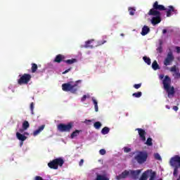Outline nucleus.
Wrapping results in <instances>:
<instances>
[{
	"label": "nucleus",
	"mask_w": 180,
	"mask_h": 180,
	"mask_svg": "<svg viewBox=\"0 0 180 180\" xmlns=\"http://www.w3.org/2000/svg\"><path fill=\"white\" fill-rule=\"evenodd\" d=\"M163 88L167 94L168 98H172L175 95V88L171 86V77L166 75L162 80Z\"/></svg>",
	"instance_id": "obj_1"
},
{
	"label": "nucleus",
	"mask_w": 180,
	"mask_h": 180,
	"mask_svg": "<svg viewBox=\"0 0 180 180\" xmlns=\"http://www.w3.org/2000/svg\"><path fill=\"white\" fill-rule=\"evenodd\" d=\"M169 164L170 167L174 168L173 176H174V178H178V174H179V170L178 169H180V156L176 155L171 158Z\"/></svg>",
	"instance_id": "obj_2"
},
{
	"label": "nucleus",
	"mask_w": 180,
	"mask_h": 180,
	"mask_svg": "<svg viewBox=\"0 0 180 180\" xmlns=\"http://www.w3.org/2000/svg\"><path fill=\"white\" fill-rule=\"evenodd\" d=\"M78 82H81V80L76 81L74 84H72V82L63 84L62 89L64 91V92H71L72 94H75V92L78 91Z\"/></svg>",
	"instance_id": "obj_3"
},
{
	"label": "nucleus",
	"mask_w": 180,
	"mask_h": 180,
	"mask_svg": "<svg viewBox=\"0 0 180 180\" xmlns=\"http://www.w3.org/2000/svg\"><path fill=\"white\" fill-rule=\"evenodd\" d=\"M147 158H148V153L146 150L139 151L134 157L135 161L138 162L140 165L144 164L147 162Z\"/></svg>",
	"instance_id": "obj_4"
},
{
	"label": "nucleus",
	"mask_w": 180,
	"mask_h": 180,
	"mask_svg": "<svg viewBox=\"0 0 180 180\" xmlns=\"http://www.w3.org/2000/svg\"><path fill=\"white\" fill-rule=\"evenodd\" d=\"M160 11H167V8L163 5L158 4V1H155L148 15H161Z\"/></svg>",
	"instance_id": "obj_5"
},
{
	"label": "nucleus",
	"mask_w": 180,
	"mask_h": 180,
	"mask_svg": "<svg viewBox=\"0 0 180 180\" xmlns=\"http://www.w3.org/2000/svg\"><path fill=\"white\" fill-rule=\"evenodd\" d=\"M63 165H64V160L61 158L54 159L48 163V167L51 169H58V166L63 167Z\"/></svg>",
	"instance_id": "obj_6"
},
{
	"label": "nucleus",
	"mask_w": 180,
	"mask_h": 180,
	"mask_svg": "<svg viewBox=\"0 0 180 180\" xmlns=\"http://www.w3.org/2000/svg\"><path fill=\"white\" fill-rule=\"evenodd\" d=\"M20 78L18 79L17 82L18 85H27L30 81H32V75L25 73L23 75H19Z\"/></svg>",
	"instance_id": "obj_7"
},
{
	"label": "nucleus",
	"mask_w": 180,
	"mask_h": 180,
	"mask_svg": "<svg viewBox=\"0 0 180 180\" xmlns=\"http://www.w3.org/2000/svg\"><path fill=\"white\" fill-rule=\"evenodd\" d=\"M74 127V122H69L67 124H59L58 125V130L61 131V133L64 132H70L71 129Z\"/></svg>",
	"instance_id": "obj_8"
},
{
	"label": "nucleus",
	"mask_w": 180,
	"mask_h": 180,
	"mask_svg": "<svg viewBox=\"0 0 180 180\" xmlns=\"http://www.w3.org/2000/svg\"><path fill=\"white\" fill-rule=\"evenodd\" d=\"M149 16H155L151 19V23L153 26L155 25H158V23H161V14H148Z\"/></svg>",
	"instance_id": "obj_9"
},
{
	"label": "nucleus",
	"mask_w": 180,
	"mask_h": 180,
	"mask_svg": "<svg viewBox=\"0 0 180 180\" xmlns=\"http://www.w3.org/2000/svg\"><path fill=\"white\" fill-rule=\"evenodd\" d=\"M175 60V57L172 54V52H169L166 58L164 60V65H171V63Z\"/></svg>",
	"instance_id": "obj_10"
},
{
	"label": "nucleus",
	"mask_w": 180,
	"mask_h": 180,
	"mask_svg": "<svg viewBox=\"0 0 180 180\" xmlns=\"http://www.w3.org/2000/svg\"><path fill=\"white\" fill-rule=\"evenodd\" d=\"M136 130L138 131L141 141H146V134H147V132H146V130L141 128H137Z\"/></svg>",
	"instance_id": "obj_11"
},
{
	"label": "nucleus",
	"mask_w": 180,
	"mask_h": 180,
	"mask_svg": "<svg viewBox=\"0 0 180 180\" xmlns=\"http://www.w3.org/2000/svg\"><path fill=\"white\" fill-rule=\"evenodd\" d=\"M129 174L130 172L129 171L125 170L121 174L116 176L115 179L117 180L125 179V178H127V176H129Z\"/></svg>",
	"instance_id": "obj_12"
},
{
	"label": "nucleus",
	"mask_w": 180,
	"mask_h": 180,
	"mask_svg": "<svg viewBox=\"0 0 180 180\" xmlns=\"http://www.w3.org/2000/svg\"><path fill=\"white\" fill-rule=\"evenodd\" d=\"M170 72H174L177 78H180L179 68L176 65H173L169 69Z\"/></svg>",
	"instance_id": "obj_13"
},
{
	"label": "nucleus",
	"mask_w": 180,
	"mask_h": 180,
	"mask_svg": "<svg viewBox=\"0 0 180 180\" xmlns=\"http://www.w3.org/2000/svg\"><path fill=\"white\" fill-rule=\"evenodd\" d=\"M45 127H46L45 124L41 125L39 127H38L37 129L34 131L33 136L34 137H36V136H39V134H40V133H41L43 131V130H44Z\"/></svg>",
	"instance_id": "obj_14"
},
{
	"label": "nucleus",
	"mask_w": 180,
	"mask_h": 180,
	"mask_svg": "<svg viewBox=\"0 0 180 180\" xmlns=\"http://www.w3.org/2000/svg\"><path fill=\"white\" fill-rule=\"evenodd\" d=\"M141 174V170H131V175L133 178V179H139V175Z\"/></svg>",
	"instance_id": "obj_15"
},
{
	"label": "nucleus",
	"mask_w": 180,
	"mask_h": 180,
	"mask_svg": "<svg viewBox=\"0 0 180 180\" xmlns=\"http://www.w3.org/2000/svg\"><path fill=\"white\" fill-rule=\"evenodd\" d=\"M172 12H174V13H176V10H175V8H174L172 6H169L166 11L167 18H171Z\"/></svg>",
	"instance_id": "obj_16"
},
{
	"label": "nucleus",
	"mask_w": 180,
	"mask_h": 180,
	"mask_svg": "<svg viewBox=\"0 0 180 180\" xmlns=\"http://www.w3.org/2000/svg\"><path fill=\"white\" fill-rule=\"evenodd\" d=\"M65 58V56H64L61 54H58L56 56V58L54 59V63H58V64H60V63H61V61H64Z\"/></svg>",
	"instance_id": "obj_17"
},
{
	"label": "nucleus",
	"mask_w": 180,
	"mask_h": 180,
	"mask_svg": "<svg viewBox=\"0 0 180 180\" xmlns=\"http://www.w3.org/2000/svg\"><path fill=\"white\" fill-rule=\"evenodd\" d=\"M149 32H150V27H148L147 25H145L142 28L141 34L142 36H146V34H148Z\"/></svg>",
	"instance_id": "obj_18"
},
{
	"label": "nucleus",
	"mask_w": 180,
	"mask_h": 180,
	"mask_svg": "<svg viewBox=\"0 0 180 180\" xmlns=\"http://www.w3.org/2000/svg\"><path fill=\"white\" fill-rule=\"evenodd\" d=\"M16 137L18 140H20V141H25L27 137L19 132L16 133Z\"/></svg>",
	"instance_id": "obj_19"
},
{
	"label": "nucleus",
	"mask_w": 180,
	"mask_h": 180,
	"mask_svg": "<svg viewBox=\"0 0 180 180\" xmlns=\"http://www.w3.org/2000/svg\"><path fill=\"white\" fill-rule=\"evenodd\" d=\"M81 131H82V130L76 129L75 131H73L71 134L70 138L71 139H75V137H77L78 136H79V133H81Z\"/></svg>",
	"instance_id": "obj_20"
},
{
	"label": "nucleus",
	"mask_w": 180,
	"mask_h": 180,
	"mask_svg": "<svg viewBox=\"0 0 180 180\" xmlns=\"http://www.w3.org/2000/svg\"><path fill=\"white\" fill-rule=\"evenodd\" d=\"M95 180H109V178L106 177V175L97 174Z\"/></svg>",
	"instance_id": "obj_21"
},
{
	"label": "nucleus",
	"mask_w": 180,
	"mask_h": 180,
	"mask_svg": "<svg viewBox=\"0 0 180 180\" xmlns=\"http://www.w3.org/2000/svg\"><path fill=\"white\" fill-rule=\"evenodd\" d=\"M92 41H94V39L86 41L84 45L85 49H94V46L91 45V43H92Z\"/></svg>",
	"instance_id": "obj_22"
},
{
	"label": "nucleus",
	"mask_w": 180,
	"mask_h": 180,
	"mask_svg": "<svg viewBox=\"0 0 180 180\" xmlns=\"http://www.w3.org/2000/svg\"><path fill=\"white\" fill-rule=\"evenodd\" d=\"M152 68L154 71H157V70H160V65L157 63V60H154L152 63Z\"/></svg>",
	"instance_id": "obj_23"
},
{
	"label": "nucleus",
	"mask_w": 180,
	"mask_h": 180,
	"mask_svg": "<svg viewBox=\"0 0 180 180\" xmlns=\"http://www.w3.org/2000/svg\"><path fill=\"white\" fill-rule=\"evenodd\" d=\"M30 127V124H29V122L25 120L22 122L23 130H27Z\"/></svg>",
	"instance_id": "obj_24"
},
{
	"label": "nucleus",
	"mask_w": 180,
	"mask_h": 180,
	"mask_svg": "<svg viewBox=\"0 0 180 180\" xmlns=\"http://www.w3.org/2000/svg\"><path fill=\"white\" fill-rule=\"evenodd\" d=\"M64 63H66V64H68L70 65L71 64H74V63H77V59L72 58V59H68L66 60H64Z\"/></svg>",
	"instance_id": "obj_25"
},
{
	"label": "nucleus",
	"mask_w": 180,
	"mask_h": 180,
	"mask_svg": "<svg viewBox=\"0 0 180 180\" xmlns=\"http://www.w3.org/2000/svg\"><path fill=\"white\" fill-rule=\"evenodd\" d=\"M143 60L146 64H148V65H151V59H150V58L143 56Z\"/></svg>",
	"instance_id": "obj_26"
},
{
	"label": "nucleus",
	"mask_w": 180,
	"mask_h": 180,
	"mask_svg": "<svg viewBox=\"0 0 180 180\" xmlns=\"http://www.w3.org/2000/svg\"><path fill=\"white\" fill-rule=\"evenodd\" d=\"M110 131V129L108 127H105L104 128L102 129L101 133L103 134H108Z\"/></svg>",
	"instance_id": "obj_27"
},
{
	"label": "nucleus",
	"mask_w": 180,
	"mask_h": 180,
	"mask_svg": "<svg viewBox=\"0 0 180 180\" xmlns=\"http://www.w3.org/2000/svg\"><path fill=\"white\" fill-rule=\"evenodd\" d=\"M148 174V171L144 172L141 178L139 179V180H147L148 179V176L147 175Z\"/></svg>",
	"instance_id": "obj_28"
},
{
	"label": "nucleus",
	"mask_w": 180,
	"mask_h": 180,
	"mask_svg": "<svg viewBox=\"0 0 180 180\" xmlns=\"http://www.w3.org/2000/svg\"><path fill=\"white\" fill-rule=\"evenodd\" d=\"M129 13L131 16H134V13H136V8L133 7H129Z\"/></svg>",
	"instance_id": "obj_29"
},
{
	"label": "nucleus",
	"mask_w": 180,
	"mask_h": 180,
	"mask_svg": "<svg viewBox=\"0 0 180 180\" xmlns=\"http://www.w3.org/2000/svg\"><path fill=\"white\" fill-rule=\"evenodd\" d=\"M37 64L36 63H32V67H31V71L32 73L36 72V71H37Z\"/></svg>",
	"instance_id": "obj_30"
},
{
	"label": "nucleus",
	"mask_w": 180,
	"mask_h": 180,
	"mask_svg": "<svg viewBox=\"0 0 180 180\" xmlns=\"http://www.w3.org/2000/svg\"><path fill=\"white\" fill-rule=\"evenodd\" d=\"M94 127H95L96 130H99V129L102 127V123H101V122H96L94 124Z\"/></svg>",
	"instance_id": "obj_31"
},
{
	"label": "nucleus",
	"mask_w": 180,
	"mask_h": 180,
	"mask_svg": "<svg viewBox=\"0 0 180 180\" xmlns=\"http://www.w3.org/2000/svg\"><path fill=\"white\" fill-rule=\"evenodd\" d=\"M145 144H146V146H148L149 147H151V146H153V139L148 138Z\"/></svg>",
	"instance_id": "obj_32"
},
{
	"label": "nucleus",
	"mask_w": 180,
	"mask_h": 180,
	"mask_svg": "<svg viewBox=\"0 0 180 180\" xmlns=\"http://www.w3.org/2000/svg\"><path fill=\"white\" fill-rule=\"evenodd\" d=\"M142 95H143V93H141V91H138L136 93H134L132 94V96H134V98H141Z\"/></svg>",
	"instance_id": "obj_33"
},
{
	"label": "nucleus",
	"mask_w": 180,
	"mask_h": 180,
	"mask_svg": "<svg viewBox=\"0 0 180 180\" xmlns=\"http://www.w3.org/2000/svg\"><path fill=\"white\" fill-rule=\"evenodd\" d=\"M93 103L94 104V109H95V112H98V101H96V99L92 98Z\"/></svg>",
	"instance_id": "obj_34"
},
{
	"label": "nucleus",
	"mask_w": 180,
	"mask_h": 180,
	"mask_svg": "<svg viewBox=\"0 0 180 180\" xmlns=\"http://www.w3.org/2000/svg\"><path fill=\"white\" fill-rule=\"evenodd\" d=\"M156 176H157V174H156L155 172H151L149 180H155Z\"/></svg>",
	"instance_id": "obj_35"
},
{
	"label": "nucleus",
	"mask_w": 180,
	"mask_h": 180,
	"mask_svg": "<svg viewBox=\"0 0 180 180\" xmlns=\"http://www.w3.org/2000/svg\"><path fill=\"white\" fill-rule=\"evenodd\" d=\"M34 109V103H30V110H31L32 115H34V112H33Z\"/></svg>",
	"instance_id": "obj_36"
},
{
	"label": "nucleus",
	"mask_w": 180,
	"mask_h": 180,
	"mask_svg": "<svg viewBox=\"0 0 180 180\" xmlns=\"http://www.w3.org/2000/svg\"><path fill=\"white\" fill-rule=\"evenodd\" d=\"M155 159L158 160V161H161V155H160L158 153H155L154 155Z\"/></svg>",
	"instance_id": "obj_37"
},
{
	"label": "nucleus",
	"mask_w": 180,
	"mask_h": 180,
	"mask_svg": "<svg viewBox=\"0 0 180 180\" xmlns=\"http://www.w3.org/2000/svg\"><path fill=\"white\" fill-rule=\"evenodd\" d=\"M134 88H135V89H139L141 88V83L134 84Z\"/></svg>",
	"instance_id": "obj_38"
},
{
	"label": "nucleus",
	"mask_w": 180,
	"mask_h": 180,
	"mask_svg": "<svg viewBox=\"0 0 180 180\" xmlns=\"http://www.w3.org/2000/svg\"><path fill=\"white\" fill-rule=\"evenodd\" d=\"M99 153L101 155H105V154H106V150L105 149H101L99 150Z\"/></svg>",
	"instance_id": "obj_39"
},
{
	"label": "nucleus",
	"mask_w": 180,
	"mask_h": 180,
	"mask_svg": "<svg viewBox=\"0 0 180 180\" xmlns=\"http://www.w3.org/2000/svg\"><path fill=\"white\" fill-rule=\"evenodd\" d=\"M124 153H130V151H131V148H127V147H124Z\"/></svg>",
	"instance_id": "obj_40"
},
{
	"label": "nucleus",
	"mask_w": 180,
	"mask_h": 180,
	"mask_svg": "<svg viewBox=\"0 0 180 180\" xmlns=\"http://www.w3.org/2000/svg\"><path fill=\"white\" fill-rule=\"evenodd\" d=\"M34 180H44L43 177L40 176H37L34 177Z\"/></svg>",
	"instance_id": "obj_41"
},
{
	"label": "nucleus",
	"mask_w": 180,
	"mask_h": 180,
	"mask_svg": "<svg viewBox=\"0 0 180 180\" xmlns=\"http://www.w3.org/2000/svg\"><path fill=\"white\" fill-rule=\"evenodd\" d=\"M106 43V40L99 41L98 46H102V44H105Z\"/></svg>",
	"instance_id": "obj_42"
},
{
	"label": "nucleus",
	"mask_w": 180,
	"mask_h": 180,
	"mask_svg": "<svg viewBox=\"0 0 180 180\" xmlns=\"http://www.w3.org/2000/svg\"><path fill=\"white\" fill-rule=\"evenodd\" d=\"M82 102H85L86 101V95H84L81 98Z\"/></svg>",
	"instance_id": "obj_43"
},
{
	"label": "nucleus",
	"mask_w": 180,
	"mask_h": 180,
	"mask_svg": "<svg viewBox=\"0 0 180 180\" xmlns=\"http://www.w3.org/2000/svg\"><path fill=\"white\" fill-rule=\"evenodd\" d=\"M157 51L160 53H162V47L160 46L157 49Z\"/></svg>",
	"instance_id": "obj_44"
},
{
	"label": "nucleus",
	"mask_w": 180,
	"mask_h": 180,
	"mask_svg": "<svg viewBox=\"0 0 180 180\" xmlns=\"http://www.w3.org/2000/svg\"><path fill=\"white\" fill-rule=\"evenodd\" d=\"M79 167H82L84 165V159H81L79 162Z\"/></svg>",
	"instance_id": "obj_45"
},
{
	"label": "nucleus",
	"mask_w": 180,
	"mask_h": 180,
	"mask_svg": "<svg viewBox=\"0 0 180 180\" xmlns=\"http://www.w3.org/2000/svg\"><path fill=\"white\" fill-rule=\"evenodd\" d=\"M179 108H178V106L174 105L173 106V110H174L175 112H178Z\"/></svg>",
	"instance_id": "obj_46"
},
{
	"label": "nucleus",
	"mask_w": 180,
	"mask_h": 180,
	"mask_svg": "<svg viewBox=\"0 0 180 180\" xmlns=\"http://www.w3.org/2000/svg\"><path fill=\"white\" fill-rule=\"evenodd\" d=\"M70 71H71V68H69V69L65 70L64 72H63L62 74H67L68 72H70Z\"/></svg>",
	"instance_id": "obj_47"
},
{
	"label": "nucleus",
	"mask_w": 180,
	"mask_h": 180,
	"mask_svg": "<svg viewBox=\"0 0 180 180\" xmlns=\"http://www.w3.org/2000/svg\"><path fill=\"white\" fill-rule=\"evenodd\" d=\"M176 53H178V54H179V53H180V47L179 46H176Z\"/></svg>",
	"instance_id": "obj_48"
},
{
	"label": "nucleus",
	"mask_w": 180,
	"mask_h": 180,
	"mask_svg": "<svg viewBox=\"0 0 180 180\" xmlns=\"http://www.w3.org/2000/svg\"><path fill=\"white\" fill-rule=\"evenodd\" d=\"M91 122H92L91 120H86L84 123H91Z\"/></svg>",
	"instance_id": "obj_49"
},
{
	"label": "nucleus",
	"mask_w": 180,
	"mask_h": 180,
	"mask_svg": "<svg viewBox=\"0 0 180 180\" xmlns=\"http://www.w3.org/2000/svg\"><path fill=\"white\" fill-rule=\"evenodd\" d=\"M165 33H167V30H166V29H164V30H162V34H165Z\"/></svg>",
	"instance_id": "obj_50"
},
{
	"label": "nucleus",
	"mask_w": 180,
	"mask_h": 180,
	"mask_svg": "<svg viewBox=\"0 0 180 180\" xmlns=\"http://www.w3.org/2000/svg\"><path fill=\"white\" fill-rule=\"evenodd\" d=\"M164 79V75H161L160 76V79Z\"/></svg>",
	"instance_id": "obj_51"
},
{
	"label": "nucleus",
	"mask_w": 180,
	"mask_h": 180,
	"mask_svg": "<svg viewBox=\"0 0 180 180\" xmlns=\"http://www.w3.org/2000/svg\"><path fill=\"white\" fill-rule=\"evenodd\" d=\"M166 108H167V109H171V107H169V105H166Z\"/></svg>",
	"instance_id": "obj_52"
},
{
	"label": "nucleus",
	"mask_w": 180,
	"mask_h": 180,
	"mask_svg": "<svg viewBox=\"0 0 180 180\" xmlns=\"http://www.w3.org/2000/svg\"><path fill=\"white\" fill-rule=\"evenodd\" d=\"M20 147H22V146H23V141L20 142Z\"/></svg>",
	"instance_id": "obj_53"
},
{
	"label": "nucleus",
	"mask_w": 180,
	"mask_h": 180,
	"mask_svg": "<svg viewBox=\"0 0 180 180\" xmlns=\"http://www.w3.org/2000/svg\"><path fill=\"white\" fill-rule=\"evenodd\" d=\"M24 129H20V133H23Z\"/></svg>",
	"instance_id": "obj_54"
},
{
	"label": "nucleus",
	"mask_w": 180,
	"mask_h": 180,
	"mask_svg": "<svg viewBox=\"0 0 180 180\" xmlns=\"http://www.w3.org/2000/svg\"><path fill=\"white\" fill-rule=\"evenodd\" d=\"M121 36H124V34H121Z\"/></svg>",
	"instance_id": "obj_55"
},
{
	"label": "nucleus",
	"mask_w": 180,
	"mask_h": 180,
	"mask_svg": "<svg viewBox=\"0 0 180 180\" xmlns=\"http://www.w3.org/2000/svg\"><path fill=\"white\" fill-rule=\"evenodd\" d=\"M158 180H162V179H159Z\"/></svg>",
	"instance_id": "obj_56"
}]
</instances>
